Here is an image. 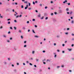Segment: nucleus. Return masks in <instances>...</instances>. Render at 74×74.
<instances>
[{"label": "nucleus", "mask_w": 74, "mask_h": 74, "mask_svg": "<svg viewBox=\"0 0 74 74\" xmlns=\"http://www.w3.org/2000/svg\"><path fill=\"white\" fill-rule=\"evenodd\" d=\"M66 2H67V0H65L63 2V3H64V4Z\"/></svg>", "instance_id": "obj_1"}, {"label": "nucleus", "mask_w": 74, "mask_h": 74, "mask_svg": "<svg viewBox=\"0 0 74 74\" xmlns=\"http://www.w3.org/2000/svg\"><path fill=\"white\" fill-rule=\"evenodd\" d=\"M38 17H40L41 16L40 14H39V15H38Z\"/></svg>", "instance_id": "obj_2"}, {"label": "nucleus", "mask_w": 74, "mask_h": 74, "mask_svg": "<svg viewBox=\"0 0 74 74\" xmlns=\"http://www.w3.org/2000/svg\"><path fill=\"white\" fill-rule=\"evenodd\" d=\"M59 11L61 13H62V10H60Z\"/></svg>", "instance_id": "obj_3"}, {"label": "nucleus", "mask_w": 74, "mask_h": 74, "mask_svg": "<svg viewBox=\"0 0 74 74\" xmlns=\"http://www.w3.org/2000/svg\"><path fill=\"white\" fill-rule=\"evenodd\" d=\"M66 11H69V8H67L66 9Z\"/></svg>", "instance_id": "obj_4"}, {"label": "nucleus", "mask_w": 74, "mask_h": 74, "mask_svg": "<svg viewBox=\"0 0 74 74\" xmlns=\"http://www.w3.org/2000/svg\"><path fill=\"white\" fill-rule=\"evenodd\" d=\"M68 50H69V51H71L72 49H68Z\"/></svg>", "instance_id": "obj_5"}, {"label": "nucleus", "mask_w": 74, "mask_h": 74, "mask_svg": "<svg viewBox=\"0 0 74 74\" xmlns=\"http://www.w3.org/2000/svg\"><path fill=\"white\" fill-rule=\"evenodd\" d=\"M71 23H72V24H73V23H74V21L73 20L72 21Z\"/></svg>", "instance_id": "obj_6"}, {"label": "nucleus", "mask_w": 74, "mask_h": 74, "mask_svg": "<svg viewBox=\"0 0 74 74\" xmlns=\"http://www.w3.org/2000/svg\"><path fill=\"white\" fill-rule=\"evenodd\" d=\"M72 13H73V12H72V11H71V12L70 13V15H71V14H72Z\"/></svg>", "instance_id": "obj_7"}, {"label": "nucleus", "mask_w": 74, "mask_h": 74, "mask_svg": "<svg viewBox=\"0 0 74 74\" xmlns=\"http://www.w3.org/2000/svg\"><path fill=\"white\" fill-rule=\"evenodd\" d=\"M25 29H26L25 27H23L22 29H23V30H25Z\"/></svg>", "instance_id": "obj_8"}, {"label": "nucleus", "mask_w": 74, "mask_h": 74, "mask_svg": "<svg viewBox=\"0 0 74 74\" xmlns=\"http://www.w3.org/2000/svg\"><path fill=\"white\" fill-rule=\"evenodd\" d=\"M14 30H16V28L15 27H14Z\"/></svg>", "instance_id": "obj_9"}, {"label": "nucleus", "mask_w": 74, "mask_h": 74, "mask_svg": "<svg viewBox=\"0 0 74 74\" xmlns=\"http://www.w3.org/2000/svg\"><path fill=\"white\" fill-rule=\"evenodd\" d=\"M34 37H36V38H38V36H35Z\"/></svg>", "instance_id": "obj_10"}, {"label": "nucleus", "mask_w": 74, "mask_h": 74, "mask_svg": "<svg viewBox=\"0 0 74 74\" xmlns=\"http://www.w3.org/2000/svg\"><path fill=\"white\" fill-rule=\"evenodd\" d=\"M14 72H16V69H14Z\"/></svg>", "instance_id": "obj_11"}, {"label": "nucleus", "mask_w": 74, "mask_h": 74, "mask_svg": "<svg viewBox=\"0 0 74 74\" xmlns=\"http://www.w3.org/2000/svg\"><path fill=\"white\" fill-rule=\"evenodd\" d=\"M32 32L34 33H35V32H34V31L33 29L32 30Z\"/></svg>", "instance_id": "obj_12"}, {"label": "nucleus", "mask_w": 74, "mask_h": 74, "mask_svg": "<svg viewBox=\"0 0 74 74\" xmlns=\"http://www.w3.org/2000/svg\"><path fill=\"white\" fill-rule=\"evenodd\" d=\"M21 8H23V5H21Z\"/></svg>", "instance_id": "obj_13"}, {"label": "nucleus", "mask_w": 74, "mask_h": 74, "mask_svg": "<svg viewBox=\"0 0 74 74\" xmlns=\"http://www.w3.org/2000/svg\"><path fill=\"white\" fill-rule=\"evenodd\" d=\"M53 21V22H56V19H54Z\"/></svg>", "instance_id": "obj_14"}, {"label": "nucleus", "mask_w": 74, "mask_h": 74, "mask_svg": "<svg viewBox=\"0 0 74 74\" xmlns=\"http://www.w3.org/2000/svg\"><path fill=\"white\" fill-rule=\"evenodd\" d=\"M35 52L34 51H32V54H34V53Z\"/></svg>", "instance_id": "obj_15"}, {"label": "nucleus", "mask_w": 74, "mask_h": 74, "mask_svg": "<svg viewBox=\"0 0 74 74\" xmlns=\"http://www.w3.org/2000/svg\"><path fill=\"white\" fill-rule=\"evenodd\" d=\"M27 47L26 45H25L24 46V47Z\"/></svg>", "instance_id": "obj_16"}, {"label": "nucleus", "mask_w": 74, "mask_h": 74, "mask_svg": "<svg viewBox=\"0 0 74 74\" xmlns=\"http://www.w3.org/2000/svg\"><path fill=\"white\" fill-rule=\"evenodd\" d=\"M10 29H11V30H12V27H10Z\"/></svg>", "instance_id": "obj_17"}, {"label": "nucleus", "mask_w": 74, "mask_h": 74, "mask_svg": "<svg viewBox=\"0 0 74 74\" xmlns=\"http://www.w3.org/2000/svg\"><path fill=\"white\" fill-rule=\"evenodd\" d=\"M41 19H44V16L42 17V18H41Z\"/></svg>", "instance_id": "obj_18"}, {"label": "nucleus", "mask_w": 74, "mask_h": 74, "mask_svg": "<svg viewBox=\"0 0 74 74\" xmlns=\"http://www.w3.org/2000/svg\"><path fill=\"white\" fill-rule=\"evenodd\" d=\"M47 8H48V7H47V6H46V7H45V9H47Z\"/></svg>", "instance_id": "obj_19"}, {"label": "nucleus", "mask_w": 74, "mask_h": 74, "mask_svg": "<svg viewBox=\"0 0 74 74\" xmlns=\"http://www.w3.org/2000/svg\"><path fill=\"white\" fill-rule=\"evenodd\" d=\"M43 64H46V63L45 62H43Z\"/></svg>", "instance_id": "obj_20"}, {"label": "nucleus", "mask_w": 74, "mask_h": 74, "mask_svg": "<svg viewBox=\"0 0 74 74\" xmlns=\"http://www.w3.org/2000/svg\"><path fill=\"white\" fill-rule=\"evenodd\" d=\"M33 4H35V2H34V1H33Z\"/></svg>", "instance_id": "obj_21"}, {"label": "nucleus", "mask_w": 74, "mask_h": 74, "mask_svg": "<svg viewBox=\"0 0 74 74\" xmlns=\"http://www.w3.org/2000/svg\"><path fill=\"white\" fill-rule=\"evenodd\" d=\"M35 20H35V19H32V21H35Z\"/></svg>", "instance_id": "obj_22"}, {"label": "nucleus", "mask_w": 74, "mask_h": 74, "mask_svg": "<svg viewBox=\"0 0 74 74\" xmlns=\"http://www.w3.org/2000/svg\"><path fill=\"white\" fill-rule=\"evenodd\" d=\"M0 17L1 18H3V17L2 16H0Z\"/></svg>", "instance_id": "obj_23"}, {"label": "nucleus", "mask_w": 74, "mask_h": 74, "mask_svg": "<svg viewBox=\"0 0 74 74\" xmlns=\"http://www.w3.org/2000/svg\"><path fill=\"white\" fill-rule=\"evenodd\" d=\"M18 17H19V16L18 15V16H16V18H18Z\"/></svg>", "instance_id": "obj_24"}, {"label": "nucleus", "mask_w": 74, "mask_h": 74, "mask_svg": "<svg viewBox=\"0 0 74 74\" xmlns=\"http://www.w3.org/2000/svg\"><path fill=\"white\" fill-rule=\"evenodd\" d=\"M4 63L5 64H7V62H4Z\"/></svg>", "instance_id": "obj_25"}, {"label": "nucleus", "mask_w": 74, "mask_h": 74, "mask_svg": "<svg viewBox=\"0 0 74 74\" xmlns=\"http://www.w3.org/2000/svg\"><path fill=\"white\" fill-rule=\"evenodd\" d=\"M10 20H11V19H7V21H10Z\"/></svg>", "instance_id": "obj_26"}, {"label": "nucleus", "mask_w": 74, "mask_h": 74, "mask_svg": "<svg viewBox=\"0 0 74 74\" xmlns=\"http://www.w3.org/2000/svg\"><path fill=\"white\" fill-rule=\"evenodd\" d=\"M10 22H8V24H10Z\"/></svg>", "instance_id": "obj_27"}, {"label": "nucleus", "mask_w": 74, "mask_h": 74, "mask_svg": "<svg viewBox=\"0 0 74 74\" xmlns=\"http://www.w3.org/2000/svg\"><path fill=\"white\" fill-rule=\"evenodd\" d=\"M21 38L22 39H23V36H21Z\"/></svg>", "instance_id": "obj_28"}, {"label": "nucleus", "mask_w": 74, "mask_h": 74, "mask_svg": "<svg viewBox=\"0 0 74 74\" xmlns=\"http://www.w3.org/2000/svg\"><path fill=\"white\" fill-rule=\"evenodd\" d=\"M54 14H55L56 15V14H57V12H54Z\"/></svg>", "instance_id": "obj_29"}, {"label": "nucleus", "mask_w": 74, "mask_h": 74, "mask_svg": "<svg viewBox=\"0 0 74 74\" xmlns=\"http://www.w3.org/2000/svg\"><path fill=\"white\" fill-rule=\"evenodd\" d=\"M27 7H25V10H26V9H27Z\"/></svg>", "instance_id": "obj_30"}, {"label": "nucleus", "mask_w": 74, "mask_h": 74, "mask_svg": "<svg viewBox=\"0 0 74 74\" xmlns=\"http://www.w3.org/2000/svg\"><path fill=\"white\" fill-rule=\"evenodd\" d=\"M45 19L46 20H47V19H48V17H46Z\"/></svg>", "instance_id": "obj_31"}, {"label": "nucleus", "mask_w": 74, "mask_h": 74, "mask_svg": "<svg viewBox=\"0 0 74 74\" xmlns=\"http://www.w3.org/2000/svg\"><path fill=\"white\" fill-rule=\"evenodd\" d=\"M36 61L37 62H38V60L37 59H36Z\"/></svg>", "instance_id": "obj_32"}, {"label": "nucleus", "mask_w": 74, "mask_h": 74, "mask_svg": "<svg viewBox=\"0 0 74 74\" xmlns=\"http://www.w3.org/2000/svg\"><path fill=\"white\" fill-rule=\"evenodd\" d=\"M24 44H26V41H25L24 42Z\"/></svg>", "instance_id": "obj_33"}, {"label": "nucleus", "mask_w": 74, "mask_h": 74, "mask_svg": "<svg viewBox=\"0 0 74 74\" xmlns=\"http://www.w3.org/2000/svg\"><path fill=\"white\" fill-rule=\"evenodd\" d=\"M43 53L45 52V50L43 51Z\"/></svg>", "instance_id": "obj_34"}, {"label": "nucleus", "mask_w": 74, "mask_h": 74, "mask_svg": "<svg viewBox=\"0 0 74 74\" xmlns=\"http://www.w3.org/2000/svg\"><path fill=\"white\" fill-rule=\"evenodd\" d=\"M21 16H22V15H20V16H19V17H20V18H21Z\"/></svg>", "instance_id": "obj_35"}, {"label": "nucleus", "mask_w": 74, "mask_h": 74, "mask_svg": "<svg viewBox=\"0 0 74 74\" xmlns=\"http://www.w3.org/2000/svg\"><path fill=\"white\" fill-rule=\"evenodd\" d=\"M35 27H37V26L36 25H35Z\"/></svg>", "instance_id": "obj_36"}, {"label": "nucleus", "mask_w": 74, "mask_h": 74, "mask_svg": "<svg viewBox=\"0 0 74 74\" xmlns=\"http://www.w3.org/2000/svg\"><path fill=\"white\" fill-rule=\"evenodd\" d=\"M29 64H30V65L31 66H32V64L31 63H29Z\"/></svg>", "instance_id": "obj_37"}, {"label": "nucleus", "mask_w": 74, "mask_h": 74, "mask_svg": "<svg viewBox=\"0 0 74 74\" xmlns=\"http://www.w3.org/2000/svg\"><path fill=\"white\" fill-rule=\"evenodd\" d=\"M34 66L35 67H37V66H36V65H34Z\"/></svg>", "instance_id": "obj_38"}, {"label": "nucleus", "mask_w": 74, "mask_h": 74, "mask_svg": "<svg viewBox=\"0 0 74 74\" xmlns=\"http://www.w3.org/2000/svg\"><path fill=\"white\" fill-rule=\"evenodd\" d=\"M2 28H3V27L2 26H1L0 27V29H2Z\"/></svg>", "instance_id": "obj_39"}, {"label": "nucleus", "mask_w": 74, "mask_h": 74, "mask_svg": "<svg viewBox=\"0 0 74 74\" xmlns=\"http://www.w3.org/2000/svg\"><path fill=\"white\" fill-rule=\"evenodd\" d=\"M65 34H68V33L66 32L65 33Z\"/></svg>", "instance_id": "obj_40"}, {"label": "nucleus", "mask_w": 74, "mask_h": 74, "mask_svg": "<svg viewBox=\"0 0 74 74\" xmlns=\"http://www.w3.org/2000/svg\"><path fill=\"white\" fill-rule=\"evenodd\" d=\"M67 14H70V13L69 12H67Z\"/></svg>", "instance_id": "obj_41"}, {"label": "nucleus", "mask_w": 74, "mask_h": 74, "mask_svg": "<svg viewBox=\"0 0 74 74\" xmlns=\"http://www.w3.org/2000/svg\"><path fill=\"white\" fill-rule=\"evenodd\" d=\"M27 23H29V21H27Z\"/></svg>", "instance_id": "obj_42"}, {"label": "nucleus", "mask_w": 74, "mask_h": 74, "mask_svg": "<svg viewBox=\"0 0 74 74\" xmlns=\"http://www.w3.org/2000/svg\"><path fill=\"white\" fill-rule=\"evenodd\" d=\"M74 46V44H72L71 45V47H73Z\"/></svg>", "instance_id": "obj_43"}, {"label": "nucleus", "mask_w": 74, "mask_h": 74, "mask_svg": "<svg viewBox=\"0 0 74 74\" xmlns=\"http://www.w3.org/2000/svg\"><path fill=\"white\" fill-rule=\"evenodd\" d=\"M15 4H16V5H17V4H18V3H15Z\"/></svg>", "instance_id": "obj_44"}, {"label": "nucleus", "mask_w": 74, "mask_h": 74, "mask_svg": "<svg viewBox=\"0 0 74 74\" xmlns=\"http://www.w3.org/2000/svg\"><path fill=\"white\" fill-rule=\"evenodd\" d=\"M14 22H16V20H14Z\"/></svg>", "instance_id": "obj_45"}, {"label": "nucleus", "mask_w": 74, "mask_h": 74, "mask_svg": "<svg viewBox=\"0 0 74 74\" xmlns=\"http://www.w3.org/2000/svg\"><path fill=\"white\" fill-rule=\"evenodd\" d=\"M11 33V32H8V34H10V33Z\"/></svg>", "instance_id": "obj_46"}, {"label": "nucleus", "mask_w": 74, "mask_h": 74, "mask_svg": "<svg viewBox=\"0 0 74 74\" xmlns=\"http://www.w3.org/2000/svg\"><path fill=\"white\" fill-rule=\"evenodd\" d=\"M19 33H21V31L19 30Z\"/></svg>", "instance_id": "obj_47"}, {"label": "nucleus", "mask_w": 74, "mask_h": 74, "mask_svg": "<svg viewBox=\"0 0 74 74\" xmlns=\"http://www.w3.org/2000/svg\"><path fill=\"white\" fill-rule=\"evenodd\" d=\"M57 68H59V67H60V66H58L57 67Z\"/></svg>", "instance_id": "obj_48"}, {"label": "nucleus", "mask_w": 74, "mask_h": 74, "mask_svg": "<svg viewBox=\"0 0 74 74\" xmlns=\"http://www.w3.org/2000/svg\"><path fill=\"white\" fill-rule=\"evenodd\" d=\"M29 6H30V3H29Z\"/></svg>", "instance_id": "obj_49"}, {"label": "nucleus", "mask_w": 74, "mask_h": 74, "mask_svg": "<svg viewBox=\"0 0 74 74\" xmlns=\"http://www.w3.org/2000/svg\"><path fill=\"white\" fill-rule=\"evenodd\" d=\"M28 10H31V8H29Z\"/></svg>", "instance_id": "obj_50"}, {"label": "nucleus", "mask_w": 74, "mask_h": 74, "mask_svg": "<svg viewBox=\"0 0 74 74\" xmlns=\"http://www.w3.org/2000/svg\"><path fill=\"white\" fill-rule=\"evenodd\" d=\"M51 15L52 16V15H53V14L51 13Z\"/></svg>", "instance_id": "obj_51"}, {"label": "nucleus", "mask_w": 74, "mask_h": 74, "mask_svg": "<svg viewBox=\"0 0 74 74\" xmlns=\"http://www.w3.org/2000/svg\"><path fill=\"white\" fill-rule=\"evenodd\" d=\"M35 11H36V12H38V11L37 10H36Z\"/></svg>", "instance_id": "obj_52"}, {"label": "nucleus", "mask_w": 74, "mask_h": 74, "mask_svg": "<svg viewBox=\"0 0 74 74\" xmlns=\"http://www.w3.org/2000/svg\"><path fill=\"white\" fill-rule=\"evenodd\" d=\"M68 5H70V3H68Z\"/></svg>", "instance_id": "obj_53"}, {"label": "nucleus", "mask_w": 74, "mask_h": 74, "mask_svg": "<svg viewBox=\"0 0 74 74\" xmlns=\"http://www.w3.org/2000/svg\"><path fill=\"white\" fill-rule=\"evenodd\" d=\"M62 46H63V47H64V44H62Z\"/></svg>", "instance_id": "obj_54"}, {"label": "nucleus", "mask_w": 74, "mask_h": 74, "mask_svg": "<svg viewBox=\"0 0 74 74\" xmlns=\"http://www.w3.org/2000/svg\"><path fill=\"white\" fill-rule=\"evenodd\" d=\"M54 57L55 58L56 57V55H55L54 56Z\"/></svg>", "instance_id": "obj_55"}, {"label": "nucleus", "mask_w": 74, "mask_h": 74, "mask_svg": "<svg viewBox=\"0 0 74 74\" xmlns=\"http://www.w3.org/2000/svg\"><path fill=\"white\" fill-rule=\"evenodd\" d=\"M62 53H64V51H62Z\"/></svg>", "instance_id": "obj_56"}, {"label": "nucleus", "mask_w": 74, "mask_h": 74, "mask_svg": "<svg viewBox=\"0 0 74 74\" xmlns=\"http://www.w3.org/2000/svg\"><path fill=\"white\" fill-rule=\"evenodd\" d=\"M40 6H42V4H40Z\"/></svg>", "instance_id": "obj_57"}, {"label": "nucleus", "mask_w": 74, "mask_h": 74, "mask_svg": "<svg viewBox=\"0 0 74 74\" xmlns=\"http://www.w3.org/2000/svg\"><path fill=\"white\" fill-rule=\"evenodd\" d=\"M54 45H56V43H54Z\"/></svg>", "instance_id": "obj_58"}, {"label": "nucleus", "mask_w": 74, "mask_h": 74, "mask_svg": "<svg viewBox=\"0 0 74 74\" xmlns=\"http://www.w3.org/2000/svg\"><path fill=\"white\" fill-rule=\"evenodd\" d=\"M57 52H59V50H57Z\"/></svg>", "instance_id": "obj_59"}, {"label": "nucleus", "mask_w": 74, "mask_h": 74, "mask_svg": "<svg viewBox=\"0 0 74 74\" xmlns=\"http://www.w3.org/2000/svg\"><path fill=\"white\" fill-rule=\"evenodd\" d=\"M69 30V28H67V30Z\"/></svg>", "instance_id": "obj_60"}, {"label": "nucleus", "mask_w": 74, "mask_h": 74, "mask_svg": "<svg viewBox=\"0 0 74 74\" xmlns=\"http://www.w3.org/2000/svg\"><path fill=\"white\" fill-rule=\"evenodd\" d=\"M12 38H10V40H12Z\"/></svg>", "instance_id": "obj_61"}, {"label": "nucleus", "mask_w": 74, "mask_h": 74, "mask_svg": "<svg viewBox=\"0 0 74 74\" xmlns=\"http://www.w3.org/2000/svg\"><path fill=\"white\" fill-rule=\"evenodd\" d=\"M35 3H37V1H35Z\"/></svg>", "instance_id": "obj_62"}, {"label": "nucleus", "mask_w": 74, "mask_h": 74, "mask_svg": "<svg viewBox=\"0 0 74 74\" xmlns=\"http://www.w3.org/2000/svg\"><path fill=\"white\" fill-rule=\"evenodd\" d=\"M72 40H74V38L72 39Z\"/></svg>", "instance_id": "obj_63"}, {"label": "nucleus", "mask_w": 74, "mask_h": 74, "mask_svg": "<svg viewBox=\"0 0 74 74\" xmlns=\"http://www.w3.org/2000/svg\"><path fill=\"white\" fill-rule=\"evenodd\" d=\"M24 74H26V73L25 72H24Z\"/></svg>", "instance_id": "obj_64"}]
</instances>
